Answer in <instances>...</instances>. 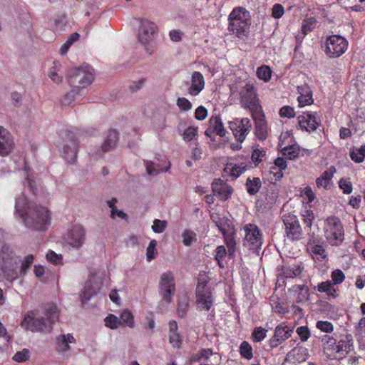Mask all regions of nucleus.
<instances>
[{
    "instance_id": "nucleus-22",
    "label": "nucleus",
    "mask_w": 365,
    "mask_h": 365,
    "mask_svg": "<svg viewBox=\"0 0 365 365\" xmlns=\"http://www.w3.org/2000/svg\"><path fill=\"white\" fill-rule=\"evenodd\" d=\"M217 354L213 353L212 349H201L198 353L192 355L190 359V361L191 363L201 362L206 364L214 362L216 364L217 362Z\"/></svg>"
},
{
    "instance_id": "nucleus-33",
    "label": "nucleus",
    "mask_w": 365,
    "mask_h": 365,
    "mask_svg": "<svg viewBox=\"0 0 365 365\" xmlns=\"http://www.w3.org/2000/svg\"><path fill=\"white\" fill-rule=\"evenodd\" d=\"M261 186L262 182L259 178H253L252 179L247 178L246 182V187L247 192L250 195H254L257 193Z\"/></svg>"
},
{
    "instance_id": "nucleus-54",
    "label": "nucleus",
    "mask_w": 365,
    "mask_h": 365,
    "mask_svg": "<svg viewBox=\"0 0 365 365\" xmlns=\"http://www.w3.org/2000/svg\"><path fill=\"white\" fill-rule=\"evenodd\" d=\"M197 135V129L194 127H188L183 133V139L186 141H190Z\"/></svg>"
},
{
    "instance_id": "nucleus-34",
    "label": "nucleus",
    "mask_w": 365,
    "mask_h": 365,
    "mask_svg": "<svg viewBox=\"0 0 365 365\" xmlns=\"http://www.w3.org/2000/svg\"><path fill=\"white\" fill-rule=\"evenodd\" d=\"M307 250L311 253L314 258H316L318 260H322L326 258L325 250L321 245L309 244Z\"/></svg>"
},
{
    "instance_id": "nucleus-60",
    "label": "nucleus",
    "mask_w": 365,
    "mask_h": 365,
    "mask_svg": "<svg viewBox=\"0 0 365 365\" xmlns=\"http://www.w3.org/2000/svg\"><path fill=\"white\" fill-rule=\"evenodd\" d=\"M215 252H216V254H215L216 260L217 261V262L220 267H223L221 264L220 262L224 259V257H225V255L227 254L225 247L223 245L218 246L216 248Z\"/></svg>"
},
{
    "instance_id": "nucleus-1",
    "label": "nucleus",
    "mask_w": 365,
    "mask_h": 365,
    "mask_svg": "<svg viewBox=\"0 0 365 365\" xmlns=\"http://www.w3.org/2000/svg\"><path fill=\"white\" fill-rule=\"evenodd\" d=\"M16 212L25 225L32 230H44L50 223L49 210L44 206L29 201L24 193L16 199Z\"/></svg>"
},
{
    "instance_id": "nucleus-11",
    "label": "nucleus",
    "mask_w": 365,
    "mask_h": 365,
    "mask_svg": "<svg viewBox=\"0 0 365 365\" xmlns=\"http://www.w3.org/2000/svg\"><path fill=\"white\" fill-rule=\"evenodd\" d=\"M287 236L292 240H299L302 237V230L296 215L287 213L282 216Z\"/></svg>"
},
{
    "instance_id": "nucleus-61",
    "label": "nucleus",
    "mask_w": 365,
    "mask_h": 365,
    "mask_svg": "<svg viewBox=\"0 0 365 365\" xmlns=\"http://www.w3.org/2000/svg\"><path fill=\"white\" fill-rule=\"evenodd\" d=\"M279 115L282 118H292L294 117L295 113L294 109L290 106H284L279 110Z\"/></svg>"
},
{
    "instance_id": "nucleus-4",
    "label": "nucleus",
    "mask_w": 365,
    "mask_h": 365,
    "mask_svg": "<svg viewBox=\"0 0 365 365\" xmlns=\"http://www.w3.org/2000/svg\"><path fill=\"white\" fill-rule=\"evenodd\" d=\"M93 79V70L89 66L73 68L67 76V81L71 87L80 92L91 85Z\"/></svg>"
},
{
    "instance_id": "nucleus-28",
    "label": "nucleus",
    "mask_w": 365,
    "mask_h": 365,
    "mask_svg": "<svg viewBox=\"0 0 365 365\" xmlns=\"http://www.w3.org/2000/svg\"><path fill=\"white\" fill-rule=\"evenodd\" d=\"M255 123V135L261 140H264L267 137V123L263 116L256 118L254 117Z\"/></svg>"
},
{
    "instance_id": "nucleus-43",
    "label": "nucleus",
    "mask_w": 365,
    "mask_h": 365,
    "mask_svg": "<svg viewBox=\"0 0 365 365\" xmlns=\"http://www.w3.org/2000/svg\"><path fill=\"white\" fill-rule=\"evenodd\" d=\"M275 167H273L274 169H276V167L279 168V171L275 173L276 180H279L282 178V170L287 168V162L283 158H277L274 160Z\"/></svg>"
},
{
    "instance_id": "nucleus-12",
    "label": "nucleus",
    "mask_w": 365,
    "mask_h": 365,
    "mask_svg": "<svg viewBox=\"0 0 365 365\" xmlns=\"http://www.w3.org/2000/svg\"><path fill=\"white\" fill-rule=\"evenodd\" d=\"M159 288L162 301L165 303L171 302L173 294L175 290L174 277L171 272H165L161 275Z\"/></svg>"
},
{
    "instance_id": "nucleus-2",
    "label": "nucleus",
    "mask_w": 365,
    "mask_h": 365,
    "mask_svg": "<svg viewBox=\"0 0 365 365\" xmlns=\"http://www.w3.org/2000/svg\"><path fill=\"white\" fill-rule=\"evenodd\" d=\"M58 318L59 312L57 307L54 304H48L44 308L43 314L35 311L27 312L21 325L33 332L50 333Z\"/></svg>"
},
{
    "instance_id": "nucleus-7",
    "label": "nucleus",
    "mask_w": 365,
    "mask_h": 365,
    "mask_svg": "<svg viewBox=\"0 0 365 365\" xmlns=\"http://www.w3.org/2000/svg\"><path fill=\"white\" fill-rule=\"evenodd\" d=\"M327 241L332 246L339 245L344 240V228L341 220L335 216L328 217L323 227Z\"/></svg>"
},
{
    "instance_id": "nucleus-55",
    "label": "nucleus",
    "mask_w": 365,
    "mask_h": 365,
    "mask_svg": "<svg viewBox=\"0 0 365 365\" xmlns=\"http://www.w3.org/2000/svg\"><path fill=\"white\" fill-rule=\"evenodd\" d=\"M34 261V256L33 255H27L24 260L21 263V274H25L27 269L30 268L31 264L33 263Z\"/></svg>"
},
{
    "instance_id": "nucleus-64",
    "label": "nucleus",
    "mask_w": 365,
    "mask_h": 365,
    "mask_svg": "<svg viewBox=\"0 0 365 365\" xmlns=\"http://www.w3.org/2000/svg\"><path fill=\"white\" fill-rule=\"evenodd\" d=\"M339 185L345 194H350L352 192V185L349 180H341L339 182Z\"/></svg>"
},
{
    "instance_id": "nucleus-36",
    "label": "nucleus",
    "mask_w": 365,
    "mask_h": 365,
    "mask_svg": "<svg viewBox=\"0 0 365 365\" xmlns=\"http://www.w3.org/2000/svg\"><path fill=\"white\" fill-rule=\"evenodd\" d=\"M188 310V299L183 297L178 300L177 312L180 317H184Z\"/></svg>"
},
{
    "instance_id": "nucleus-17",
    "label": "nucleus",
    "mask_w": 365,
    "mask_h": 365,
    "mask_svg": "<svg viewBox=\"0 0 365 365\" xmlns=\"http://www.w3.org/2000/svg\"><path fill=\"white\" fill-rule=\"evenodd\" d=\"M185 83L188 86L187 93L192 96H197L205 86L204 76L199 71H194L191 75L190 82L187 81Z\"/></svg>"
},
{
    "instance_id": "nucleus-31",
    "label": "nucleus",
    "mask_w": 365,
    "mask_h": 365,
    "mask_svg": "<svg viewBox=\"0 0 365 365\" xmlns=\"http://www.w3.org/2000/svg\"><path fill=\"white\" fill-rule=\"evenodd\" d=\"M56 340L58 350L61 352H66L70 350L69 343L73 342L74 338L71 334L61 335Z\"/></svg>"
},
{
    "instance_id": "nucleus-13",
    "label": "nucleus",
    "mask_w": 365,
    "mask_h": 365,
    "mask_svg": "<svg viewBox=\"0 0 365 365\" xmlns=\"http://www.w3.org/2000/svg\"><path fill=\"white\" fill-rule=\"evenodd\" d=\"M102 285L101 278L96 274H92L86 282L82 291L81 300L88 301L93 296L97 294Z\"/></svg>"
},
{
    "instance_id": "nucleus-27",
    "label": "nucleus",
    "mask_w": 365,
    "mask_h": 365,
    "mask_svg": "<svg viewBox=\"0 0 365 365\" xmlns=\"http://www.w3.org/2000/svg\"><path fill=\"white\" fill-rule=\"evenodd\" d=\"M298 91L300 96L298 97L297 100L300 107L310 105L313 103L312 93L307 86L298 87Z\"/></svg>"
},
{
    "instance_id": "nucleus-5",
    "label": "nucleus",
    "mask_w": 365,
    "mask_h": 365,
    "mask_svg": "<svg viewBox=\"0 0 365 365\" xmlns=\"http://www.w3.org/2000/svg\"><path fill=\"white\" fill-rule=\"evenodd\" d=\"M229 30L237 36L245 35L248 32L251 24L250 15L243 7H238L233 9L230 14Z\"/></svg>"
},
{
    "instance_id": "nucleus-40",
    "label": "nucleus",
    "mask_w": 365,
    "mask_h": 365,
    "mask_svg": "<svg viewBox=\"0 0 365 365\" xmlns=\"http://www.w3.org/2000/svg\"><path fill=\"white\" fill-rule=\"evenodd\" d=\"M317 24V20L314 17L307 18L304 20L302 25V31L304 35L313 30Z\"/></svg>"
},
{
    "instance_id": "nucleus-51",
    "label": "nucleus",
    "mask_w": 365,
    "mask_h": 365,
    "mask_svg": "<svg viewBox=\"0 0 365 365\" xmlns=\"http://www.w3.org/2000/svg\"><path fill=\"white\" fill-rule=\"evenodd\" d=\"M166 226V221L155 220L152 225V230L155 233H162L165 230Z\"/></svg>"
},
{
    "instance_id": "nucleus-56",
    "label": "nucleus",
    "mask_w": 365,
    "mask_h": 365,
    "mask_svg": "<svg viewBox=\"0 0 365 365\" xmlns=\"http://www.w3.org/2000/svg\"><path fill=\"white\" fill-rule=\"evenodd\" d=\"M177 105L180 109L184 111H188L192 108L191 103L185 98H178L177 100Z\"/></svg>"
},
{
    "instance_id": "nucleus-49",
    "label": "nucleus",
    "mask_w": 365,
    "mask_h": 365,
    "mask_svg": "<svg viewBox=\"0 0 365 365\" xmlns=\"http://www.w3.org/2000/svg\"><path fill=\"white\" fill-rule=\"evenodd\" d=\"M316 327L317 329L325 333H331L334 329L333 324L327 321H318Z\"/></svg>"
},
{
    "instance_id": "nucleus-6",
    "label": "nucleus",
    "mask_w": 365,
    "mask_h": 365,
    "mask_svg": "<svg viewBox=\"0 0 365 365\" xmlns=\"http://www.w3.org/2000/svg\"><path fill=\"white\" fill-rule=\"evenodd\" d=\"M158 32V27L153 21L147 19L139 20L137 38L149 54H152L154 51L151 43L155 40Z\"/></svg>"
},
{
    "instance_id": "nucleus-42",
    "label": "nucleus",
    "mask_w": 365,
    "mask_h": 365,
    "mask_svg": "<svg viewBox=\"0 0 365 365\" xmlns=\"http://www.w3.org/2000/svg\"><path fill=\"white\" fill-rule=\"evenodd\" d=\"M156 245H157V241L155 240H152L148 247L146 250V259L148 262H150L151 260L155 259L157 255V250H156Z\"/></svg>"
},
{
    "instance_id": "nucleus-14",
    "label": "nucleus",
    "mask_w": 365,
    "mask_h": 365,
    "mask_svg": "<svg viewBox=\"0 0 365 365\" xmlns=\"http://www.w3.org/2000/svg\"><path fill=\"white\" fill-rule=\"evenodd\" d=\"M197 292V308L202 310H210L212 306V296L211 291L206 285H197L196 289Z\"/></svg>"
},
{
    "instance_id": "nucleus-53",
    "label": "nucleus",
    "mask_w": 365,
    "mask_h": 365,
    "mask_svg": "<svg viewBox=\"0 0 365 365\" xmlns=\"http://www.w3.org/2000/svg\"><path fill=\"white\" fill-rule=\"evenodd\" d=\"M296 332L302 341H306L310 336V331L306 326H302L297 329Z\"/></svg>"
},
{
    "instance_id": "nucleus-45",
    "label": "nucleus",
    "mask_w": 365,
    "mask_h": 365,
    "mask_svg": "<svg viewBox=\"0 0 365 365\" xmlns=\"http://www.w3.org/2000/svg\"><path fill=\"white\" fill-rule=\"evenodd\" d=\"M240 352L241 356L247 359H251L253 356L252 349L251 346L245 341L241 344L240 347Z\"/></svg>"
},
{
    "instance_id": "nucleus-8",
    "label": "nucleus",
    "mask_w": 365,
    "mask_h": 365,
    "mask_svg": "<svg viewBox=\"0 0 365 365\" xmlns=\"http://www.w3.org/2000/svg\"><path fill=\"white\" fill-rule=\"evenodd\" d=\"M240 95V103L245 108L250 110L252 113L259 110L260 106L252 84L245 83L242 87Z\"/></svg>"
},
{
    "instance_id": "nucleus-38",
    "label": "nucleus",
    "mask_w": 365,
    "mask_h": 365,
    "mask_svg": "<svg viewBox=\"0 0 365 365\" xmlns=\"http://www.w3.org/2000/svg\"><path fill=\"white\" fill-rule=\"evenodd\" d=\"M272 71L267 66H262L257 68V76L259 78L264 80V81H269L271 78Z\"/></svg>"
},
{
    "instance_id": "nucleus-30",
    "label": "nucleus",
    "mask_w": 365,
    "mask_h": 365,
    "mask_svg": "<svg viewBox=\"0 0 365 365\" xmlns=\"http://www.w3.org/2000/svg\"><path fill=\"white\" fill-rule=\"evenodd\" d=\"M270 304L274 312L285 314L288 312L287 303L277 296H272L270 298Z\"/></svg>"
},
{
    "instance_id": "nucleus-37",
    "label": "nucleus",
    "mask_w": 365,
    "mask_h": 365,
    "mask_svg": "<svg viewBox=\"0 0 365 365\" xmlns=\"http://www.w3.org/2000/svg\"><path fill=\"white\" fill-rule=\"evenodd\" d=\"M61 65L57 63H54V66L50 68L48 72V76L51 79V81L57 84H59L63 81V77L58 73V67Z\"/></svg>"
},
{
    "instance_id": "nucleus-21",
    "label": "nucleus",
    "mask_w": 365,
    "mask_h": 365,
    "mask_svg": "<svg viewBox=\"0 0 365 365\" xmlns=\"http://www.w3.org/2000/svg\"><path fill=\"white\" fill-rule=\"evenodd\" d=\"M212 192L221 200H228L232 192L233 188L220 179H216L212 184Z\"/></svg>"
},
{
    "instance_id": "nucleus-10",
    "label": "nucleus",
    "mask_w": 365,
    "mask_h": 365,
    "mask_svg": "<svg viewBox=\"0 0 365 365\" xmlns=\"http://www.w3.org/2000/svg\"><path fill=\"white\" fill-rule=\"evenodd\" d=\"M229 128L232 131L235 139L244 142L252 128L251 120L247 118H235L229 122Z\"/></svg>"
},
{
    "instance_id": "nucleus-39",
    "label": "nucleus",
    "mask_w": 365,
    "mask_h": 365,
    "mask_svg": "<svg viewBox=\"0 0 365 365\" xmlns=\"http://www.w3.org/2000/svg\"><path fill=\"white\" fill-rule=\"evenodd\" d=\"M120 324L125 323L128 327L133 328L135 325L134 317L131 312L128 310L123 311L120 316Z\"/></svg>"
},
{
    "instance_id": "nucleus-48",
    "label": "nucleus",
    "mask_w": 365,
    "mask_h": 365,
    "mask_svg": "<svg viewBox=\"0 0 365 365\" xmlns=\"http://www.w3.org/2000/svg\"><path fill=\"white\" fill-rule=\"evenodd\" d=\"M267 330L262 327H257L252 333L253 340L255 342H259L263 340L267 335Z\"/></svg>"
},
{
    "instance_id": "nucleus-3",
    "label": "nucleus",
    "mask_w": 365,
    "mask_h": 365,
    "mask_svg": "<svg viewBox=\"0 0 365 365\" xmlns=\"http://www.w3.org/2000/svg\"><path fill=\"white\" fill-rule=\"evenodd\" d=\"M321 342L324 354L331 359H342L354 350L351 334L342 336L338 341L331 336L324 335Z\"/></svg>"
},
{
    "instance_id": "nucleus-29",
    "label": "nucleus",
    "mask_w": 365,
    "mask_h": 365,
    "mask_svg": "<svg viewBox=\"0 0 365 365\" xmlns=\"http://www.w3.org/2000/svg\"><path fill=\"white\" fill-rule=\"evenodd\" d=\"M118 140V133L114 130H109L106 140L101 147V150L105 152L113 149L117 144Z\"/></svg>"
},
{
    "instance_id": "nucleus-58",
    "label": "nucleus",
    "mask_w": 365,
    "mask_h": 365,
    "mask_svg": "<svg viewBox=\"0 0 365 365\" xmlns=\"http://www.w3.org/2000/svg\"><path fill=\"white\" fill-rule=\"evenodd\" d=\"M331 279L334 284H340L344 280L345 275L341 269H336L331 273Z\"/></svg>"
},
{
    "instance_id": "nucleus-59",
    "label": "nucleus",
    "mask_w": 365,
    "mask_h": 365,
    "mask_svg": "<svg viewBox=\"0 0 365 365\" xmlns=\"http://www.w3.org/2000/svg\"><path fill=\"white\" fill-rule=\"evenodd\" d=\"M350 158L356 163H361L364 160V155L359 149H353L350 151Z\"/></svg>"
},
{
    "instance_id": "nucleus-57",
    "label": "nucleus",
    "mask_w": 365,
    "mask_h": 365,
    "mask_svg": "<svg viewBox=\"0 0 365 365\" xmlns=\"http://www.w3.org/2000/svg\"><path fill=\"white\" fill-rule=\"evenodd\" d=\"M317 290L320 292H327L329 294H331V291H335L333 288V285L329 281H326L320 283L317 286Z\"/></svg>"
},
{
    "instance_id": "nucleus-20",
    "label": "nucleus",
    "mask_w": 365,
    "mask_h": 365,
    "mask_svg": "<svg viewBox=\"0 0 365 365\" xmlns=\"http://www.w3.org/2000/svg\"><path fill=\"white\" fill-rule=\"evenodd\" d=\"M288 326L279 324L275 328L274 336L269 340V345L272 348H275L291 336L292 333Z\"/></svg>"
},
{
    "instance_id": "nucleus-47",
    "label": "nucleus",
    "mask_w": 365,
    "mask_h": 365,
    "mask_svg": "<svg viewBox=\"0 0 365 365\" xmlns=\"http://www.w3.org/2000/svg\"><path fill=\"white\" fill-rule=\"evenodd\" d=\"M225 241L228 248L229 255L232 257L235 252L236 242L232 236L224 235Z\"/></svg>"
},
{
    "instance_id": "nucleus-44",
    "label": "nucleus",
    "mask_w": 365,
    "mask_h": 365,
    "mask_svg": "<svg viewBox=\"0 0 365 365\" xmlns=\"http://www.w3.org/2000/svg\"><path fill=\"white\" fill-rule=\"evenodd\" d=\"M182 242L185 246H190L192 242L197 240L196 234L190 230H185L182 233Z\"/></svg>"
},
{
    "instance_id": "nucleus-19",
    "label": "nucleus",
    "mask_w": 365,
    "mask_h": 365,
    "mask_svg": "<svg viewBox=\"0 0 365 365\" xmlns=\"http://www.w3.org/2000/svg\"><path fill=\"white\" fill-rule=\"evenodd\" d=\"M78 143L72 134H68L63 146V156L70 163H73L77 157Z\"/></svg>"
},
{
    "instance_id": "nucleus-26",
    "label": "nucleus",
    "mask_w": 365,
    "mask_h": 365,
    "mask_svg": "<svg viewBox=\"0 0 365 365\" xmlns=\"http://www.w3.org/2000/svg\"><path fill=\"white\" fill-rule=\"evenodd\" d=\"M289 292L294 294L298 303L307 301L309 299V289L304 285H293Z\"/></svg>"
},
{
    "instance_id": "nucleus-25",
    "label": "nucleus",
    "mask_w": 365,
    "mask_h": 365,
    "mask_svg": "<svg viewBox=\"0 0 365 365\" xmlns=\"http://www.w3.org/2000/svg\"><path fill=\"white\" fill-rule=\"evenodd\" d=\"M82 96L80 91L72 88L70 92L66 93L61 101L62 108H66L72 106L76 102L78 101Z\"/></svg>"
},
{
    "instance_id": "nucleus-46",
    "label": "nucleus",
    "mask_w": 365,
    "mask_h": 365,
    "mask_svg": "<svg viewBox=\"0 0 365 365\" xmlns=\"http://www.w3.org/2000/svg\"><path fill=\"white\" fill-rule=\"evenodd\" d=\"M120 324V320L113 314H109L105 319V325L110 329H117Z\"/></svg>"
},
{
    "instance_id": "nucleus-24",
    "label": "nucleus",
    "mask_w": 365,
    "mask_h": 365,
    "mask_svg": "<svg viewBox=\"0 0 365 365\" xmlns=\"http://www.w3.org/2000/svg\"><path fill=\"white\" fill-rule=\"evenodd\" d=\"M212 133H216L221 137L225 135L226 131L220 116H212L209 120L208 128L205 134L210 137Z\"/></svg>"
},
{
    "instance_id": "nucleus-15",
    "label": "nucleus",
    "mask_w": 365,
    "mask_h": 365,
    "mask_svg": "<svg viewBox=\"0 0 365 365\" xmlns=\"http://www.w3.org/2000/svg\"><path fill=\"white\" fill-rule=\"evenodd\" d=\"M66 240L73 248L81 247L86 241V230L81 225H74L68 232Z\"/></svg>"
},
{
    "instance_id": "nucleus-16",
    "label": "nucleus",
    "mask_w": 365,
    "mask_h": 365,
    "mask_svg": "<svg viewBox=\"0 0 365 365\" xmlns=\"http://www.w3.org/2000/svg\"><path fill=\"white\" fill-rule=\"evenodd\" d=\"M245 245L254 247H259L262 245L261 235L257 227L253 224L247 225L245 228Z\"/></svg>"
},
{
    "instance_id": "nucleus-9",
    "label": "nucleus",
    "mask_w": 365,
    "mask_h": 365,
    "mask_svg": "<svg viewBox=\"0 0 365 365\" xmlns=\"http://www.w3.org/2000/svg\"><path fill=\"white\" fill-rule=\"evenodd\" d=\"M348 42L342 36L333 35L326 41V53L331 58H337L341 56L347 49Z\"/></svg>"
},
{
    "instance_id": "nucleus-23",
    "label": "nucleus",
    "mask_w": 365,
    "mask_h": 365,
    "mask_svg": "<svg viewBox=\"0 0 365 365\" xmlns=\"http://www.w3.org/2000/svg\"><path fill=\"white\" fill-rule=\"evenodd\" d=\"M298 119L300 128L308 132L315 130L320 123V120L315 114L304 113L299 116Z\"/></svg>"
},
{
    "instance_id": "nucleus-32",
    "label": "nucleus",
    "mask_w": 365,
    "mask_h": 365,
    "mask_svg": "<svg viewBox=\"0 0 365 365\" xmlns=\"http://www.w3.org/2000/svg\"><path fill=\"white\" fill-rule=\"evenodd\" d=\"M303 268L300 265H294L292 267H283L280 275L286 278H294L299 277L302 272Z\"/></svg>"
},
{
    "instance_id": "nucleus-50",
    "label": "nucleus",
    "mask_w": 365,
    "mask_h": 365,
    "mask_svg": "<svg viewBox=\"0 0 365 365\" xmlns=\"http://www.w3.org/2000/svg\"><path fill=\"white\" fill-rule=\"evenodd\" d=\"M2 271L4 272V277L11 282L18 277V272L16 269L5 267L2 269Z\"/></svg>"
},
{
    "instance_id": "nucleus-35",
    "label": "nucleus",
    "mask_w": 365,
    "mask_h": 365,
    "mask_svg": "<svg viewBox=\"0 0 365 365\" xmlns=\"http://www.w3.org/2000/svg\"><path fill=\"white\" fill-rule=\"evenodd\" d=\"M145 168L148 175L153 176L157 175L160 173L166 172L169 169V167L160 168L158 165H155L151 161L146 162Z\"/></svg>"
},
{
    "instance_id": "nucleus-18",
    "label": "nucleus",
    "mask_w": 365,
    "mask_h": 365,
    "mask_svg": "<svg viewBox=\"0 0 365 365\" xmlns=\"http://www.w3.org/2000/svg\"><path fill=\"white\" fill-rule=\"evenodd\" d=\"M14 141L11 133L4 127L0 126V155L6 156L14 148Z\"/></svg>"
},
{
    "instance_id": "nucleus-63",
    "label": "nucleus",
    "mask_w": 365,
    "mask_h": 365,
    "mask_svg": "<svg viewBox=\"0 0 365 365\" xmlns=\"http://www.w3.org/2000/svg\"><path fill=\"white\" fill-rule=\"evenodd\" d=\"M145 83V79L142 78L137 81H132L129 85V88L132 91H137L143 87Z\"/></svg>"
},
{
    "instance_id": "nucleus-52",
    "label": "nucleus",
    "mask_w": 365,
    "mask_h": 365,
    "mask_svg": "<svg viewBox=\"0 0 365 365\" xmlns=\"http://www.w3.org/2000/svg\"><path fill=\"white\" fill-rule=\"evenodd\" d=\"M29 359V351L24 349L21 351L16 352L13 356V359L16 362H24Z\"/></svg>"
},
{
    "instance_id": "nucleus-62",
    "label": "nucleus",
    "mask_w": 365,
    "mask_h": 365,
    "mask_svg": "<svg viewBox=\"0 0 365 365\" xmlns=\"http://www.w3.org/2000/svg\"><path fill=\"white\" fill-rule=\"evenodd\" d=\"M46 259L54 264H59L61 262L62 257L61 255H57L54 252L51 251L46 255Z\"/></svg>"
},
{
    "instance_id": "nucleus-41",
    "label": "nucleus",
    "mask_w": 365,
    "mask_h": 365,
    "mask_svg": "<svg viewBox=\"0 0 365 365\" xmlns=\"http://www.w3.org/2000/svg\"><path fill=\"white\" fill-rule=\"evenodd\" d=\"M245 166L238 165H230L226 168V170H229L230 175L233 178V179L238 178L245 171Z\"/></svg>"
}]
</instances>
